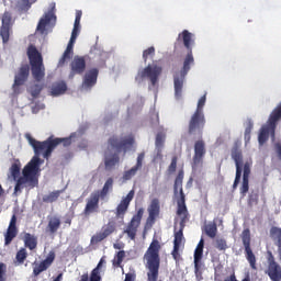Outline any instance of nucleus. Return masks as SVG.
Masks as SVG:
<instances>
[{"label": "nucleus", "mask_w": 281, "mask_h": 281, "mask_svg": "<svg viewBox=\"0 0 281 281\" xmlns=\"http://www.w3.org/2000/svg\"><path fill=\"white\" fill-rule=\"evenodd\" d=\"M25 138L34 149L35 156L24 166L22 176L21 161L15 160L11 165L10 173L13 181H15L14 194H21L25 189L34 190V188H38V173L41 172V164H43L38 155H43L44 159H49L54 150H56L60 144L65 147L71 146V137L55 138L54 135H52L46 140L41 142L32 137L31 134H26Z\"/></svg>", "instance_id": "f257e3e1"}, {"label": "nucleus", "mask_w": 281, "mask_h": 281, "mask_svg": "<svg viewBox=\"0 0 281 281\" xmlns=\"http://www.w3.org/2000/svg\"><path fill=\"white\" fill-rule=\"evenodd\" d=\"M206 122L205 113L194 112L188 123V135H193V137H198L199 139L194 143V155L192 161L193 170L203 167V159L205 157V153H207L205 149V140H202Z\"/></svg>", "instance_id": "f03ea898"}, {"label": "nucleus", "mask_w": 281, "mask_h": 281, "mask_svg": "<svg viewBox=\"0 0 281 281\" xmlns=\"http://www.w3.org/2000/svg\"><path fill=\"white\" fill-rule=\"evenodd\" d=\"M177 41L178 43L182 41L186 49H188L180 74L173 76L175 97L179 100V98L183 95V82H186V76H188V71H190V65H194V55H192V43H194V41H192V33L188 30L182 31Z\"/></svg>", "instance_id": "7ed1b4c3"}, {"label": "nucleus", "mask_w": 281, "mask_h": 281, "mask_svg": "<svg viewBox=\"0 0 281 281\" xmlns=\"http://www.w3.org/2000/svg\"><path fill=\"white\" fill-rule=\"evenodd\" d=\"M231 157L235 161V166H236L235 180L233 183V192L237 190L238 183H240V179L243 177L239 192H240V195L245 198L247 196V192H249V176L251 175V161L247 160L243 162V150L238 148V145H235L232 148Z\"/></svg>", "instance_id": "20e7f679"}, {"label": "nucleus", "mask_w": 281, "mask_h": 281, "mask_svg": "<svg viewBox=\"0 0 281 281\" xmlns=\"http://www.w3.org/2000/svg\"><path fill=\"white\" fill-rule=\"evenodd\" d=\"M161 249V245H159V240L153 239L145 254V259L147 261V281H157L159 280V267L161 265V259L159 258V250Z\"/></svg>", "instance_id": "39448f33"}, {"label": "nucleus", "mask_w": 281, "mask_h": 281, "mask_svg": "<svg viewBox=\"0 0 281 281\" xmlns=\"http://www.w3.org/2000/svg\"><path fill=\"white\" fill-rule=\"evenodd\" d=\"M27 57L31 65V71L34 80L41 82L45 78V65L43 64V55L36 46L30 45L27 48Z\"/></svg>", "instance_id": "423d86ee"}, {"label": "nucleus", "mask_w": 281, "mask_h": 281, "mask_svg": "<svg viewBox=\"0 0 281 281\" xmlns=\"http://www.w3.org/2000/svg\"><path fill=\"white\" fill-rule=\"evenodd\" d=\"M30 78V65L23 64L14 76L12 85L13 95H21L23 93V86Z\"/></svg>", "instance_id": "0eeeda50"}, {"label": "nucleus", "mask_w": 281, "mask_h": 281, "mask_svg": "<svg viewBox=\"0 0 281 281\" xmlns=\"http://www.w3.org/2000/svg\"><path fill=\"white\" fill-rule=\"evenodd\" d=\"M240 238L244 245L245 257L246 260H248L249 262L250 269H258V267L256 266V255L251 249V231L249 228H245L241 232Z\"/></svg>", "instance_id": "6e6552de"}, {"label": "nucleus", "mask_w": 281, "mask_h": 281, "mask_svg": "<svg viewBox=\"0 0 281 281\" xmlns=\"http://www.w3.org/2000/svg\"><path fill=\"white\" fill-rule=\"evenodd\" d=\"M117 232V222L114 218L109 220L106 224L101 227V231L91 237V245H98L102 243V240H106L109 236L115 234Z\"/></svg>", "instance_id": "1a4fd4ad"}, {"label": "nucleus", "mask_w": 281, "mask_h": 281, "mask_svg": "<svg viewBox=\"0 0 281 281\" xmlns=\"http://www.w3.org/2000/svg\"><path fill=\"white\" fill-rule=\"evenodd\" d=\"M161 71H164L161 66L148 65L143 70L138 71L136 78H140V80H144V78H148L153 87H155V85L159 82V76H161Z\"/></svg>", "instance_id": "9d476101"}, {"label": "nucleus", "mask_w": 281, "mask_h": 281, "mask_svg": "<svg viewBox=\"0 0 281 281\" xmlns=\"http://www.w3.org/2000/svg\"><path fill=\"white\" fill-rule=\"evenodd\" d=\"M108 144L115 148L117 153H126V150H131L133 148V144H135V138L127 137V138H120L117 136H112L109 138Z\"/></svg>", "instance_id": "9b49d317"}, {"label": "nucleus", "mask_w": 281, "mask_h": 281, "mask_svg": "<svg viewBox=\"0 0 281 281\" xmlns=\"http://www.w3.org/2000/svg\"><path fill=\"white\" fill-rule=\"evenodd\" d=\"M100 199H102L94 191L90 194V196L86 200V206L82 211V215L86 218H89L91 214H98L100 212Z\"/></svg>", "instance_id": "f8f14e48"}, {"label": "nucleus", "mask_w": 281, "mask_h": 281, "mask_svg": "<svg viewBox=\"0 0 281 281\" xmlns=\"http://www.w3.org/2000/svg\"><path fill=\"white\" fill-rule=\"evenodd\" d=\"M144 217V209H139L137 213L132 217L131 222L127 224L124 234H127L131 240H135L137 236V229L142 225V218Z\"/></svg>", "instance_id": "ddd939ff"}, {"label": "nucleus", "mask_w": 281, "mask_h": 281, "mask_svg": "<svg viewBox=\"0 0 281 281\" xmlns=\"http://www.w3.org/2000/svg\"><path fill=\"white\" fill-rule=\"evenodd\" d=\"M271 281H281V266L276 261L273 252H268V268L266 271Z\"/></svg>", "instance_id": "4468645a"}, {"label": "nucleus", "mask_w": 281, "mask_h": 281, "mask_svg": "<svg viewBox=\"0 0 281 281\" xmlns=\"http://www.w3.org/2000/svg\"><path fill=\"white\" fill-rule=\"evenodd\" d=\"M133 199H135V190H131L127 195L121 200L115 210V218L124 221V216H126L131 201H133Z\"/></svg>", "instance_id": "2eb2a0df"}, {"label": "nucleus", "mask_w": 281, "mask_h": 281, "mask_svg": "<svg viewBox=\"0 0 281 281\" xmlns=\"http://www.w3.org/2000/svg\"><path fill=\"white\" fill-rule=\"evenodd\" d=\"M54 260H56V252L50 250L47 257L42 260L40 263L34 262L33 267V276L34 278H38V274L43 273V271H47L52 265H54Z\"/></svg>", "instance_id": "dca6fc26"}, {"label": "nucleus", "mask_w": 281, "mask_h": 281, "mask_svg": "<svg viewBox=\"0 0 281 281\" xmlns=\"http://www.w3.org/2000/svg\"><path fill=\"white\" fill-rule=\"evenodd\" d=\"M11 23H12V13H10V11H5L2 14V25L0 27V36L4 45L5 43L10 42V31L12 30Z\"/></svg>", "instance_id": "f3484780"}, {"label": "nucleus", "mask_w": 281, "mask_h": 281, "mask_svg": "<svg viewBox=\"0 0 281 281\" xmlns=\"http://www.w3.org/2000/svg\"><path fill=\"white\" fill-rule=\"evenodd\" d=\"M70 76H82V74H85V69H87V59L82 56H75L70 63Z\"/></svg>", "instance_id": "a211bd4d"}, {"label": "nucleus", "mask_w": 281, "mask_h": 281, "mask_svg": "<svg viewBox=\"0 0 281 281\" xmlns=\"http://www.w3.org/2000/svg\"><path fill=\"white\" fill-rule=\"evenodd\" d=\"M145 157H146V154L144 151L138 154L136 159V165L131 169L124 171L123 181H131V179L135 177V175H137V170H142V167L144 166Z\"/></svg>", "instance_id": "6ab92c4d"}, {"label": "nucleus", "mask_w": 281, "mask_h": 281, "mask_svg": "<svg viewBox=\"0 0 281 281\" xmlns=\"http://www.w3.org/2000/svg\"><path fill=\"white\" fill-rule=\"evenodd\" d=\"M55 10H56V4H54L52 9L41 18L36 27L37 32H41V34H44L45 27H47V25L52 23V20H56V14H54Z\"/></svg>", "instance_id": "aec40b11"}, {"label": "nucleus", "mask_w": 281, "mask_h": 281, "mask_svg": "<svg viewBox=\"0 0 281 281\" xmlns=\"http://www.w3.org/2000/svg\"><path fill=\"white\" fill-rule=\"evenodd\" d=\"M19 234V228H16V215H12L7 233L4 234V245H10L15 236Z\"/></svg>", "instance_id": "412c9836"}, {"label": "nucleus", "mask_w": 281, "mask_h": 281, "mask_svg": "<svg viewBox=\"0 0 281 281\" xmlns=\"http://www.w3.org/2000/svg\"><path fill=\"white\" fill-rule=\"evenodd\" d=\"M160 210L161 206L159 205V199H153L147 210V223H149V225H155V221H157Z\"/></svg>", "instance_id": "4be33fe9"}, {"label": "nucleus", "mask_w": 281, "mask_h": 281, "mask_svg": "<svg viewBox=\"0 0 281 281\" xmlns=\"http://www.w3.org/2000/svg\"><path fill=\"white\" fill-rule=\"evenodd\" d=\"M100 71L98 68H92L88 72H86L83 77L82 88L83 89H91L98 82V75Z\"/></svg>", "instance_id": "5701e85b"}, {"label": "nucleus", "mask_w": 281, "mask_h": 281, "mask_svg": "<svg viewBox=\"0 0 281 281\" xmlns=\"http://www.w3.org/2000/svg\"><path fill=\"white\" fill-rule=\"evenodd\" d=\"M178 210L177 215L182 216L181 221H184V225L188 222V206H186V194L183 190H180V199L177 201Z\"/></svg>", "instance_id": "b1692460"}, {"label": "nucleus", "mask_w": 281, "mask_h": 281, "mask_svg": "<svg viewBox=\"0 0 281 281\" xmlns=\"http://www.w3.org/2000/svg\"><path fill=\"white\" fill-rule=\"evenodd\" d=\"M60 217L54 215L48 217V224L46 226V232L50 235L54 236V234H57L58 231L60 229Z\"/></svg>", "instance_id": "393cba45"}, {"label": "nucleus", "mask_w": 281, "mask_h": 281, "mask_svg": "<svg viewBox=\"0 0 281 281\" xmlns=\"http://www.w3.org/2000/svg\"><path fill=\"white\" fill-rule=\"evenodd\" d=\"M23 243L26 249H30V251H34V249L38 247V237H36V235L25 233L23 236Z\"/></svg>", "instance_id": "a878e982"}, {"label": "nucleus", "mask_w": 281, "mask_h": 281, "mask_svg": "<svg viewBox=\"0 0 281 281\" xmlns=\"http://www.w3.org/2000/svg\"><path fill=\"white\" fill-rule=\"evenodd\" d=\"M67 92V83L65 81L54 82L50 87V95L53 98H58V95H64Z\"/></svg>", "instance_id": "bb28decb"}, {"label": "nucleus", "mask_w": 281, "mask_h": 281, "mask_svg": "<svg viewBox=\"0 0 281 281\" xmlns=\"http://www.w3.org/2000/svg\"><path fill=\"white\" fill-rule=\"evenodd\" d=\"M113 191V178H108L101 190L94 191L104 201L109 196V192Z\"/></svg>", "instance_id": "cd10ccee"}, {"label": "nucleus", "mask_w": 281, "mask_h": 281, "mask_svg": "<svg viewBox=\"0 0 281 281\" xmlns=\"http://www.w3.org/2000/svg\"><path fill=\"white\" fill-rule=\"evenodd\" d=\"M27 260V249L20 248L18 252L15 254V258L13 259V266L14 267H23L25 265V261Z\"/></svg>", "instance_id": "c85d7f7f"}, {"label": "nucleus", "mask_w": 281, "mask_h": 281, "mask_svg": "<svg viewBox=\"0 0 281 281\" xmlns=\"http://www.w3.org/2000/svg\"><path fill=\"white\" fill-rule=\"evenodd\" d=\"M186 228V220L180 221V228L178 232H175L173 236V247H181V243L186 240V237H183V229Z\"/></svg>", "instance_id": "c756f323"}, {"label": "nucleus", "mask_w": 281, "mask_h": 281, "mask_svg": "<svg viewBox=\"0 0 281 281\" xmlns=\"http://www.w3.org/2000/svg\"><path fill=\"white\" fill-rule=\"evenodd\" d=\"M194 265V276L196 281L203 280V271H205V263L203 260H193Z\"/></svg>", "instance_id": "7c9ffc66"}, {"label": "nucleus", "mask_w": 281, "mask_h": 281, "mask_svg": "<svg viewBox=\"0 0 281 281\" xmlns=\"http://www.w3.org/2000/svg\"><path fill=\"white\" fill-rule=\"evenodd\" d=\"M120 164V155L113 154L112 156H105L104 158V166L105 170H113L114 166Z\"/></svg>", "instance_id": "2f4dec72"}, {"label": "nucleus", "mask_w": 281, "mask_h": 281, "mask_svg": "<svg viewBox=\"0 0 281 281\" xmlns=\"http://www.w3.org/2000/svg\"><path fill=\"white\" fill-rule=\"evenodd\" d=\"M181 190H183V170L178 172L173 184L175 194H179V192L181 193Z\"/></svg>", "instance_id": "473e14b6"}, {"label": "nucleus", "mask_w": 281, "mask_h": 281, "mask_svg": "<svg viewBox=\"0 0 281 281\" xmlns=\"http://www.w3.org/2000/svg\"><path fill=\"white\" fill-rule=\"evenodd\" d=\"M63 194V190L53 191L49 194H46L42 198L43 203H55L58 201V198Z\"/></svg>", "instance_id": "72a5a7b5"}, {"label": "nucleus", "mask_w": 281, "mask_h": 281, "mask_svg": "<svg viewBox=\"0 0 281 281\" xmlns=\"http://www.w3.org/2000/svg\"><path fill=\"white\" fill-rule=\"evenodd\" d=\"M205 247V240L200 239L199 244L195 247L193 260H203V248Z\"/></svg>", "instance_id": "f704fd0d"}, {"label": "nucleus", "mask_w": 281, "mask_h": 281, "mask_svg": "<svg viewBox=\"0 0 281 281\" xmlns=\"http://www.w3.org/2000/svg\"><path fill=\"white\" fill-rule=\"evenodd\" d=\"M71 56H74V46L68 44L61 58L59 59V65L63 66L65 63H67V60H71Z\"/></svg>", "instance_id": "c9c22d12"}, {"label": "nucleus", "mask_w": 281, "mask_h": 281, "mask_svg": "<svg viewBox=\"0 0 281 281\" xmlns=\"http://www.w3.org/2000/svg\"><path fill=\"white\" fill-rule=\"evenodd\" d=\"M214 247L215 249H217V251H227V249H229V246L227 245V239L225 238L215 239Z\"/></svg>", "instance_id": "e433bc0d"}, {"label": "nucleus", "mask_w": 281, "mask_h": 281, "mask_svg": "<svg viewBox=\"0 0 281 281\" xmlns=\"http://www.w3.org/2000/svg\"><path fill=\"white\" fill-rule=\"evenodd\" d=\"M251 131H254V121H251V119H248L246 122V128L244 134L245 142H249L251 139Z\"/></svg>", "instance_id": "4c0bfd02"}, {"label": "nucleus", "mask_w": 281, "mask_h": 281, "mask_svg": "<svg viewBox=\"0 0 281 281\" xmlns=\"http://www.w3.org/2000/svg\"><path fill=\"white\" fill-rule=\"evenodd\" d=\"M270 238L274 240V243H281V228L278 226H272L270 228Z\"/></svg>", "instance_id": "58836bf2"}, {"label": "nucleus", "mask_w": 281, "mask_h": 281, "mask_svg": "<svg viewBox=\"0 0 281 281\" xmlns=\"http://www.w3.org/2000/svg\"><path fill=\"white\" fill-rule=\"evenodd\" d=\"M124 258H126V251H119L113 260V267H122V262H124Z\"/></svg>", "instance_id": "ea45409f"}, {"label": "nucleus", "mask_w": 281, "mask_h": 281, "mask_svg": "<svg viewBox=\"0 0 281 281\" xmlns=\"http://www.w3.org/2000/svg\"><path fill=\"white\" fill-rule=\"evenodd\" d=\"M218 232V228L216 227V224H209L205 227V234L209 236V238H216V233Z\"/></svg>", "instance_id": "a19ab883"}, {"label": "nucleus", "mask_w": 281, "mask_h": 281, "mask_svg": "<svg viewBox=\"0 0 281 281\" xmlns=\"http://www.w3.org/2000/svg\"><path fill=\"white\" fill-rule=\"evenodd\" d=\"M43 91V85L35 83L31 86L30 93L32 98L36 99L38 95H41V92Z\"/></svg>", "instance_id": "79ce46f5"}, {"label": "nucleus", "mask_w": 281, "mask_h": 281, "mask_svg": "<svg viewBox=\"0 0 281 281\" xmlns=\"http://www.w3.org/2000/svg\"><path fill=\"white\" fill-rule=\"evenodd\" d=\"M166 143V133L158 132L156 135V148H162Z\"/></svg>", "instance_id": "37998d69"}, {"label": "nucleus", "mask_w": 281, "mask_h": 281, "mask_svg": "<svg viewBox=\"0 0 281 281\" xmlns=\"http://www.w3.org/2000/svg\"><path fill=\"white\" fill-rule=\"evenodd\" d=\"M32 8V3H30V0H19L18 1V9L20 12H27Z\"/></svg>", "instance_id": "c03bdc74"}, {"label": "nucleus", "mask_w": 281, "mask_h": 281, "mask_svg": "<svg viewBox=\"0 0 281 281\" xmlns=\"http://www.w3.org/2000/svg\"><path fill=\"white\" fill-rule=\"evenodd\" d=\"M155 56V46H150L149 48L145 49L143 52V59H144V63H147L148 61V58Z\"/></svg>", "instance_id": "a18cd8bd"}, {"label": "nucleus", "mask_w": 281, "mask_h": 281, "mask_svg": "<svg viewBox=\"0 0 281 281\" xmlns=\"http://www.w3.org/2000/svg\"><path fill=\"white\" fill-rule=\"evenodd\" d=\"M88 281H102V276L99 270L93 269L90 273V278L88 277Z\"/></svg>", "instance_id": "49530a36"}, {"label": "nucleus", "mask_w": 281, "mask_h": 281, "mask_svg": "<svg viewBox=\"0 0 281 281\" xmlns=\"http://www.w3.org/2000/svg\"><path fill=\"white\" fill-rule=\"evenodd\" d=\"M205 100H206L205 94L199 99L198 106H196V110L194 111V113H204L203 106H205Z\"/></svg>", "instance_id": "de8ad7c7"}, {"label": "nucleus", "mask_w": 281, "mask_h": 281, "mask_svg": "<svg viewBox=\"0 0 281 281\" xmlns=\"http://www.w3.org/2000/svg\"><path fill=\"white\" fill-rule=\"evenodd\" d=\"M248 205L250 207H251V205H258V193L249 195Z\"/></svg>", "instance_id": "09e8293b"}, {"label": "nucleus", "mask_w": 281, "mask_h": 281, "mask_svg": "<svg viewBox=\"0 0 281 281\" xmlns=\"http://www.w3.org/2000/svg\"><path fill=\"white\" fill-rule=\"evenodd\" d=\"M179 249H181V247L179 246H173L171 256L173 258V260H179V258H181V255H179Z\"/></svg>", "instance_id": "8fccbe9b"}, {"label": "nucleus", "mask_w": 281, "mask_h": 281, "mask_svg": "<svg viewBox=\"0 0 281 281\" xmlns=\"http://www.w3.org/2000/svg\"><path fill=\"white\" fill-rule=\"evenodd\" d=\"M0 281H5V263H0Z\"/></svg>", "instance_id": "3c124183"}, {"label": "nucleus", "mask_w": 281, "mask_h": 281, "mask_svg": "<svg viewBox=\"0 0 281 281\" xmlns=\"http://www.w3.org/2000/svg\"><path fill=\"white\" fill-rule=\"evenodd\" d=\"M274 150H276L279 161H281V143L280 142L274 144Z\"/></svg>", "instance_id": "603ef678"}, {"label": "nucleus", "mask_w": 281, "mask_h": 281, "mask_svg": "<svg viewBox=\"0 0 281 281\" xmlns=\"http://www.w3.org/2000/svg\"><path fill=\"white\" fill-rule=\"evenodd\" d=\"M169 170L171 172H175V170H177V157H173L172 160H171V164L169 166Z\"/></svg>", "instance_id": "864d4df0"}, {"label": "nucleus", "mask_w": 281, "mask_h": 281, "mask_svg": "<svg viewBox=\"0 0 281 281\" xmlns=\"http://www.w3.org/2000/svg\"><path fill=\"white\" fill-rule=\"evenodd\" d=\"M135 278H136L135 273L128 272V273L125 274V280L124 281H135Z\"/></svg>", "instance_id": "5fc2aeb1"}, {"label": "nucleus", "mask_w": 281, "mask_h": 281, "mask_svg": "<svg viewBox=\"0 0 281 281\" xmlns=\"http://www.w3.org/2000/svg\"><path fill=\"white\" fill-rule=\"evenodd\" d=\"M72 220H74V215H66L65 224L71 226Z\"/></svg>", "instance_id": "6e6d98bb"}, {"label": "nucleus", "mask_w": 281, "mask_h": 281, "mask_svg": "<svg viewBox=\"0 0 281 281\" xmlns=\"http://www.w3.org/2000/svg\"><path fill=\"white\" fill-rule=\"evenodd\" d=\"M274 245L278 247V256H279V260L281 262V241L280 243H274Z\"/></svg>", "instance_id": "4d7b16f0"}, {"label": "nucleus", "mask_w": 281, "mask_h": 281, "mask_svg": "<svg viewBox=\"0 0 281 281\" xmlns=\"http://www.w3.org/2000/svg\"><path fill=\"white\" fill-rule=\"evenodd\" d=\"M231 281H238V280H236V276L235 274L231 276ZM241 281H251V279H249V277H246Z\"/></svg>", "instance_id": "13d9d810"}, {"label": "nucleus", "mask_w": 281, "mask_h": 281, "mask_svg": "<svg viewBox=\"0 0 281 281\" xmlns=\"http://www.w3.org/2000/svg\"><path fill=\"white\" fill-rule=\"evenodd\" d=\"M80 32V30L78 29H72V32H71V36H75V38H78V33Z\"/></svg>", "instance_id": "bf43d9fd"}, {"label": "nucleus", "mask_w": 281, "mask_h": 281, "mask_svg": "<svg viewBox=\"0 0 281 281\" xmlns=\"http://www.w3.org/2000/svg\"><path fill=\"white\" fill-rule=\"evenodd\" d=\"M80 19H82V12H81V11H78V12L76 13L75 21H79V22H80Z\"/></svg>", "instance_id": "052dcab7"}, {"label": "nucleus", "mask_w": 281, "mask_h": 281, "mask_svg": "<svg viewBox=\"0 0 281 281\" xmlns=\"http://www.w3.org/2000/svg\"><path fill=\"white\" fill-rule=\"evenodd\" d=\"M80 281H89V273H83Z\"/></svg>", "instance_id": "680f3d73"}, {"label": "nucleus", "mask_w": 281, "mask_h": 281, "mask_svg": "<svg viewBox=\"0 0 281 281\" xmlns=\"http://www.w3.org/2000/svg\"><path fill=\"white\" fill-rule=\"evenodd\" d=\"M74 30H80V21L75 20Z\"/></svg>", "instance_id": "e2e57ef3"}, {"label": "nucleus", "mask_w": 281, "mask_h": 281, "mask_svg": "<svg viewBox=\"0 0 281 281\" xmlns=\"http://www.w3.org/2000/svg\"><path fill=\"white\" fill-rule=\"evenodd\" d=\"M76 38L75 36H70V41L68 43V45H71L74 47V44L76 43Z\"/></svg>", "instance_id": "0e129e2a"}, {"label": "nucleus", "mask_w": 281, "mask_h": 281, "mask_svg": "<svg viewBox=\"0 0 281 281\" xmlns=\"http://www.w3.org/2000/svg\"><path fill=\"white\" fill-rule=\"evenodd\" d=\"M102 267H103V263H98L97 267L94 268V270L97 271H102Z\"/></svg>", "instance_id": "69168bd1"}, {"label": "nucleus", "mask_w": 281, "mask_h": 281, "mask_svg": "<svg viewBox=\"0 0 281 281\" xmlns=\"http://www.w3.org/2000/svg\"><path fill=\"white\" fill-rule=\"evenodd\" d=\"M113 247H114V249H122L124 247V245H122V244H114Z\"/></svg>", "instance_id": "338daca9"}, {"label": "nucleus", "mask_w": 281, "mask_h": 281, "mask_svg": "<svg viewBox=\"0 0 281 281\" xmlns=\"http://www.w3.org/2000/svg\"><path fill=\"white\" fill-rule=\"evenodd\" d=\"M99 263H101V265H106V259H105V257H102V258L100 259Z\"/></svg>", "instance_id": "774afa93"}]
</instances>
